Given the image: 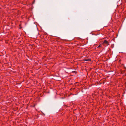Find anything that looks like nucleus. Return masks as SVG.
Here are the masks:
<instances>
[{"label":"nucleus","mask_w":126,"mask_h":126,"mask_svg":"<svg viewBox=\"0 0 126 126\" xmlns=\"http://www.w3.org/2000/svg\"><path fill=\"white\" fill-rule=\"evenodd\" d=\"M103 43L106 44L107 45H108V42L106 40H104V41Z\"/></svg>","instance_id":"1"},{"label":"nucleus","mask_w":126,"mask_h":126,"mask_svg":"<svg viewBox=\"0 0 126 126\" xmlns=\"http://www.w3.org/2000/svg\"><path fill=\"white\" fill-rule=\"evenodd\" d=\"M85 61H90V60L89 59H85Z\"/></svg>","instance_id":"2"},{"label":"nucleus","mask_w":126,"mask_h":126,"mask_svg":"<svg viewBox=\"0 0 126 126\" xmlns=\"http://www.w3.org/2000/svg\"><path fill=\"white\" fill-rule=\"evenodd\" d=\"M101 47L100 45L99 46H98V47Z\"/></svg>","instance_id":"3"},{"label":"nucleus","mask_w":126,"mask_h":126,"mask_svg":"<svg viewBox=\"0 0 126 126\" xmlns=\"http://www.w3.org/2000/svg\"><path fill=\"white\" fill-rule=\"evenodd\" d=\"M21 27H20L19 28H20V29H21Z\"/></svg>","instance_id":"4"},{"label":"nucleus","mask_w":126,"mask_h":126,"mask_svg":"<svg viewBox=\"0 0 126 126\" xmlns=\"http://www.w3.org/2000/svg\"><path fill=\"white\" fill-rule=\"evenodd\" d=\"M21 26V25H20H20H19V26Z\"/></svg>","instance_id":"5"}]
</instances>
